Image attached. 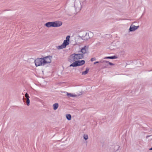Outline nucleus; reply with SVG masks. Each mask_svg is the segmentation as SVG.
<instances>
[{
    "label": "nucleus",
    "instance_id": "obj_1",
    "mask_svg": "<svg viewBox=\"0 0 152 152\" xmlns=\"http://www.w3.org/2000/svg\"><path fill=\"white\" fill-rule=\"evenodd\" d=\"M83 55L82 53H73L71 54L68 58L69 61L72 63L69 65V67H76L84 64L85 61L84 60L79 61V60L83 58Z\"/></svg>",
    "mask_w": 152,
    "mask_h": 152
},
{
    "label": "nucleus",
    "instance_id": "obj_2",
    "mask_svg": "<svg viewBox=\"0 0 152 152\" xmlns=\"http://www.w3.org/2000/svg\"><path fill=\"white\" fill-rule=\"evenodd\" d=\"M50 56L45 57L43 58H38L35 59L34 61L35 66H44L51 62Z\"/></svg>",
    "mask_w": 152,
    "mask_h": 152
},
{
    "label": "nucleus",
    "instance_id": "obj_3",
    "mask_svg": "<svg viewBox=\"0 0 152 152\" xmlns=\"http://www.w3.org/2000/svg\"><path fill=\"white\" fill-rule=\"evenodd\" d=\"M62 24V22L59 21H56L54 22H49L46 23L45 25L48 28L51 27H58L61 26Z\"/></svg>",
    "mask_w": 152,
    "mask_h": 152
},
{
    "label": "nucleus",
    "instance_id": "obj_4",
    "mask_svg": "<svg viewBox=\"0 0 152 152\" xmlns=\"http://www.w3.org/2000/svg\"><path fill=\"white\" fill-rule=\"evenodd\" d=\"M74 7L76 11L79 12L82 8V5L79 0H75L74 1Z\"/></svg>",
    "mask_w": 152,
    "mask_h": 152
},
{
    "label": "nucleus",
    "instance_id": "obj_5",
    "mask_svg": "<svg viewBox=\"0 0 152 152\" xmlns=\"http://www.w3.org/2000/svg\"><path fill=\"white\" fill-rule=\"evenodd\" d=\"M70 38V36L68 35L66 37V39L64 41L63 43L62 44L65 48L66 47L67 45H68L69 44Z\"/></svg>",
    "mask_w": 152,
    "mask_h": 152
},
{
    "label": "nucleus",
    "instance_id": "obj_6",
    "mask_svg": "<svg viewBox=\"0 0 152 152\" xmlns=\"http://www.w3.org/2000/svg\"><path fill=\"white\" fill-rule=\"evenodd\" d=\"M139 26H135L134 25H132L129 28V30L130 31H134L137 29L139 28Z\"/></svg>",
    "mask_w": 152,
    "mask_h": 152
},
{
    "label": "nucleus",
    "instance_id": "obj_7",
    "mask_svg": "<svg viewBox=\"0 0 152 152\" xmlns=\"http://www.w3.org/2000/svg\"><path fill=\"white\" fill-rule=\"evenodd\" d=\"M88 49V47L85 46L82 48L81 50V52L82 53V54H85L86 53V51Z\"/></svg>",
    "mask_w": 152,
    "mask_h": 152
},
{
    "label": "nucleus",
    "instance_id": "obj_8",
    "mask_svg": "<svg viewBox=\"0 0 152 152\" xmlns=\"http://www.w3.org/2000/svg\"><path fill=\"white\" fill-rule=\"evenodd\" d=\"M25 97L26 99V103L28 106L30 104V100L29 99V96L28 94L27 93H26L25 94Z\"/></svg>",
    "mask_w": 152,
    "mask_h": 152
},
{
    "label": "nucleus",
    "instance_id": "obj_9",
    "mask_svg": "<svg viewBox=\"0 0 152 152\" xmlns=\"http://www.w3.org/2000/svg\"><path fill=\"white\" fill-rule=\"evenodd\" d=\"M90 38V37L89 36L88 34L87 33H86L85 36L84 37H82V39L83 40H87Z\"/></svg>",
    "mask_w": 152,
    "mask_h": 152
},
{
    "label": "nucleus",
    "instance_id": "obj_10",
    "mask_svg": "<svg viewBox=\"0 0 152 152\" xmlns=\"http://www.w3.org/2000/svg\"><path fill=\"white\" fill-rule=\"evenodd\" d=\"M90 38V37L89 36L88 34L87 33H86L85 36L84 37H82V39L83 40H87Z\"/></svg>",
    "mask_w": 152,
    "mask_h": 152
},
{
    "label": "nucleus",
    "instance_id": "obj_11",
    "mask_svg": "<svg viewBox=\"0 0 152 152\" xmlns=\"http://www.w3.org/2000/svg\"><path fill=\"white\" fill-rule=\"evenodd\" d=\"M53 109L54 110H56L58 107V104L57 103H56L54 104L53 105Z\"/></svg>",
    "mask_w": 152,
    "mask_h": 152
},
{
    "label": "nucleus",
    "instance_id": "obj_12",
    "mask_svg": "<svg viewBox=\"0 0 152 152\" xmlns=\"http://www.w3.org/2000/svg\"><path fill=\"white\" fill-rule=\"evenodd\" d=\"M100 62L102 63H104V64L105 65L108 66L109 64V62L103 60L100 61Z\"/></svg>",
    "mask_w": 152,
    "mask_h": 152
},
{
    "label": "nucleus",
    "instance_id": "obj_13",
    "mask_svg": "<svg viewBox=\"0 0 152 152\" xmlns=\"http://www.w3.org/2000/svg\"><path fill=\"white\" fill-rule=\"evenodd\" d=\"M116 58V57L115 56H109V57H104V59H115Z\"/></svg>",
    "mask_w": 152,
    "mask_h": 152
},
{
    "label": "nucleus",
    "instance_id": "obj_14",
    "mask_svg": "<svg viewBox=\"0 0 152 152\" xmlns=\"http://www.w3.org/2000/svg\"><path fill=\"white\" fill-rule=\"evenodd\" d=\"M89 70V69H88L87 68L86 69V70L85 71L83 72H82V75H86L88 73Z\"/></svg>",
    "mask_w": 152,
    "mask_h": 152
},
{
    "label": "nucleus",
    "instance_id": "obj_15",
    "mask_svg": "<svg viewBox=\"0 0 152 152\" xmlns=\"http://www.w3.org/2000/svg\"><path fill=\"white\" fill-rule=\"evenodd\" d=\"M66 117L68 120H70L71 119V116L70 114H68L66 115Z\"/></svg>",
    "mask_w": 152,
    "mask_h": 152
},
{
    "label": "nucleus",
    "instance_id": "obj_16",
    "mask_svg": "<svg viewBox=\"0 0 152 152\" xmlns=\"http://www.w3.org/2000/svg\"><path fill=\"white\" fill-rule=\"evenodd\" d=\"M68 96L69 97H75L76 96V95H73L71 93H67V94Z\"/></svg>",
    "mask_w": 152,
    "mask_h": 152
},
{
    "label": "nucleus",
    "instance_id": "obj_17",
    "mask_svg": "<svg viewBox=\"0 0 152 152\" xmlns=\"http://www.w3.org/2000/svg\"><path fill=\"white\" fill-rule=\"evenodd\" d=\"M65 48V47L62 44L61 45L58 46L57 47V49H61Z\"/></svg>",
    "mask_w": 152,
    "mask_h": 152
},
{
    "label": "nucleus",
    "instance_id": "obj_18",
    "mask_svg": "<svg viewBox=\"0 0 152 152\" xmlns=\"http://www.w3.org/2000/svg\"><path fill=\"white\" fill-rule=\"evenodd\" d=\"M83 138L85 140H87L88 138V135L87 134H84L83 135Z\"/></svg>",
    "mask_w": 152,
    "mask_h": 152
},
{
    "label": "nucleus",
    "instance_id": "obj_19",
    "mask_svg": "<svg viewBox=\"0 0 152 152\" xmlns=\"http://www.w3.org/2000/svg\"><path fill=\"white\" fill-rule=\"evenodd\" d=\"M120 148V146L118 145H117L115 147V148L116 149L115 151H118V150H119V149Z\"/></svg>",
    "mask_w": 152,
    "mask_h": 152
},
{
    "label": "nucleus",
    "instance_id": "obj_20",
    "mask_svg": "<svg viewBox=\"0 0 152 152\" xmlns=\"http://www.w3.org/2000/svg\"><path fill=\"white\" fill-rule=\"evenodd\" d=\"M96 60V58H93L91 59V61H94Z\"/></svg>",
    "mask_w": 152,
    "mask_h": 152
},
{
    "label": "nucleus",
    "instance_id": "obj_21",
    "mask_svg": "<svg viewBox=\"0 0 152 152\" xmlns=\"http://www.w3.org/2000/svg\"><path fill=\"white\" fill-rule=\"evenodd\" d=\"M109 64L110 65H113L114 64L112 63L109 62Z\"/></svg>",
    "mask_w": 152,
    "mask_h": 152
},
{
    "label": "nucleus",
    "instance_id": "obj_22",
    "mask_svg": "<svg viewBox=\"0 0 152 152\" xmlns=\"http://www.w3.org/2000/svg\"><path fill=\"white\" fill-rule=\"evenodd\" d=\"M99 61H96V62H95L94 63V64H96V63H99Z\"/></svg>",
    "mask_w": 152,
    "mask_h": 152
},
{
    "label": "nucleus",
    "instance_id": "obj_23",
    "mask_svg": "<svg viewBox=\"0 0 152 152\" xmlns=\"http://www.w3.org/2000/svg\"><path fill=\"white\" fill-rule=\"evenodd\" d=\"M150 150H152V147L149 149Z\"/></svg>",
    "mask_w": 152,
    "mask_h": 152
}]
</instances>
